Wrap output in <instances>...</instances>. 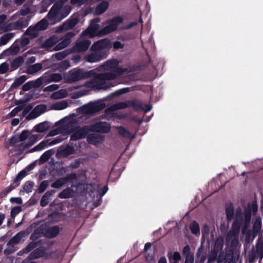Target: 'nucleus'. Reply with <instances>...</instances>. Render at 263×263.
Returning a JSON list of instances; mask_svg holds the SVG:
<instances>
[{
    "instance_id": "obj_27",
    "label": "nucleus",
    "mask_w": 263,
    "mask_h": 263,
    "mask_svg": "<svg viewBox=\"0 0 263 263\" xmlns=\"http://www.w3.org/2000/svg\"><path fill=\"white\" fill-rule=\"evenodd\" d=\"M100 22L99 18H96L92 20L88 28L83 31L82 33H97L96 31L99 29V25L98 23Z\"/></svg>"
},
{
    "instance_id": "obj_23",
    "label": "nucleus",
    "mask_w": 263,
    "mask_h": 263,
    "mask_svg": "<svg viewBox=\"0 0 263 263\" xmlns=\"http://www.w3.org/2000/svg\"><path fill=\"white\" fill-rule=\"evenodd\" d=\"M75 149L74 147L67 145L65 147H61L58 151V154L62 157L65 158L69 155L73 154Z\"/></svg>"
},
{
    "instance_id": "obj_56",
    "label": "nucleus",
    "mask_w": 263,
    "mask_h": 263,
    "mask_svg": "<svg viewBox=\"0 0 263 263\" xmlns=\"http://www.w3.org/2000/svg\"><path fill=\"white\" fill-rule=\"evenodd\" d=\"M48 186V181L47 180L43 181L38 189V193L41 194L43 193Z\"/></svg>"
},
{
    "instance_id": "obj_25",
    "label": "nucleus",
    "mask_w": 263,
    "mask_h": 263,
    "mask_svg": "<svg viewBox=\"0 0 263 263\" xmlns=\"http://www.w3.org/2000/svg\"><path fill=\"white\" fill-rule=\"evenodd\" d=\"M258 209L257 204L255 203H253L251 206H248L247 209H244L243 212H242L241 209L240 208H238L236 209V213H235V218H237L238 217H243L244 213L245 211L249 210L251 213L252 212H257Z\"/></svg>"
},
{
    "instance_id": "obj_31",
    "label": "nucleus",
    "mask_w": 263,
    "mask_h": 263,
    "mask_svg": "<svg viewBox=\"0 0 263 263\" xmlns=\"http://www.w3.org/2000/svg\"><path fill=\"white\" fill-rule=\"evenodd\" d=\"M42 68V64L36 63L28 66L26 72L29 74H33L41 70Z\"/></svg>"
},
{
    "instance_id": "obj_41",
    "label": "nucleus",
    "mask_w": 263,
    "mask_h": 263,
    "mask_svg": "<svg viewBox=\"0 0 263 263\" xmlns=\"http://www.w3.org/2000/svg\"><path fill=\"white\" fill-rule=\"evenodd\" d=\"M118 129L119 134L124 138L129 139H133L135 138L129 131L122 126L118 127Z\"/></svg>"
},
{
    "instance_id": "obj_6",
    "label": "nucleus",
    "mask_w": 263,
    "mask_h": 263,
    "mask_svg": "<svg viewBox=\"0 0 263 263\" xmlns=\"http://www.w3.org/2000/svg\"><path fill=\"white\" fill-rule=\"evenodd\" d=\"M94 74V70L85 71L83 69L76 68L69 71L65 79L66 82L72 83L81 80L88 79L92 77Z\"/></svg>"
},
{
    "instance_id": "obj_50",
    "label": "nucleus",
    "mask_w": 263,
    "mask_h": 263,
    "mask_svg": "<svg viewBox=\"0 0 263 263\" xmlns=\"http://www.w3.org/2000/svg\"><path fill=\"white\" fill-rule=\"evenodd\" d=\"M41 242V240H39L38 242L32 241L30 242L24 249L23 252L25 253H27L30 252L32 250L37 247L38 243Z\"/></svg>"
},
{
    "instance_id": "obj_64",
    "label": "nucleus",
    "mask_w": 263,
    "mask_h": 263,
    "mask_svg": "<svg viewBox=\"0 0 263 263\" xmlns=\"http://www.w3.org/2000/svg\"><path fill=\"white\" fill-rule=\"evenodd\" d=\"M24 107L23 106H18L14 108L10 113L11 117L15 116L17 113L23 110Z\"/></svg>"
},
{
    "instance_id": "obj_47",
    "label": "nucleus",
    "mask_w": 263,
    "mask_h": 263,
    "mask_svg": "<svg viewBox=\"0 0 263 263\" xmlns=\"http://www.w3.org/2000/svg\"><path fill=\"white\" fill-rule=\"evenodd\" d=\"M20 50V47L17 45H13L7 50L5 51V53L10 55H15L17 54Z\"/></svg>"
},
{
    "instance_id": "obj_2",
    "label": "nucleus",
    "mask_w": 263,
    "mask_h": 263,
    "mask_svg": "<svg viewBox=\"0 0 263 263\" xmlns=\"http://www.w3.org/2000/svg\"><path fill=\"white\" fill-rule=\"evenodd\" d=\"M251 223V213L249 210L245 211L243 217H238L235 218L231 226V237L239 235L240 229L241 233L245 235V241L247 245L251 243L257 236L251 230L248 229Z\"/></svg>"
},
{
    "instance_id": "obj_40",
    "label": "nucleus",
    "mask_w": 263,
    "mask_h": 263,
    "mask_svg": "<svg viewBox=\"0 0 263 263\" xmlns=\"http://www.w3.org/2000/svg\"><path fill=\"white\" fill-rule=\"evenodd\" d=\"M223 244L224 240L223 238L221 237H218L215 242L214 252L217 253L220 251L223 247Z\"/></svg>"
},
{
    "instance_id": "obj_52",
    "label": "nucleus",
    "mask_w": 263,
    "mask_h": 263,
    "mask_svg": "<svg viewBox=\"0 0 263 263\" xmlns=\"http://www.w3.org/2000/svg\"><path fill=\"white\" fill-rule=\"evenodd\" d=\"M68 106V103L65 101L58 102L54 105V108L57 110H62L66 108Z\"/></svg>"
},
{
    "instance_id": "obj_19",
    "label": "nucleus",
    "mask_w": 263,
    "mask_h": 263,
    "mask_svg": "<svg viewBox=\"0 0 263 263\" xmlns=\"http://www.w3.org/2000/svg\"><path fill=\"white\" fill-rule=\"evenodd\" d=\"M57 3H58V9L61 16V19L62 20L66 17L71 12V8L69 5H65L63 6V3L64 2H61L60 0H57Z\"/></svg>"
},
{
    "instance_id": "obj_59",
    "label": "nucleus",
    "mask_w": 263,
    "mask_h": 263,
    "mask_svg": "<svg viewBox=\"0 0 263 263\" xmlns=\"http://www.w3.org/2000/svg\"><path fill=\"white\" fill-rule=\"evenodd\" d=\"M22 207L21 206H15L11 209V217L14 218L16 215H17L22 211Z\"/></svg>"
},
{
    "instance_id": "obj_32",
    "label": "nucleus",
    "mask_w": 263,
    "mask_h": 263,
    "mask_svg": "<svg viewBox=\"0 0 263 263\" xmlns=\"http://www.w3.org/2000/svg\"><path fill=\"white\" fill-rule=\"evenodd\" d=\"M55 193L54 190L47 191L42 197L40 204L42 206L44 207L46 206L49 202L50 197Z\"/></svg>"
},
{
    "instance_id": "obj_45",
    "label": "nucleus",
    "mask_w": 263,
    "mask_h": 263,
    "mask_svg": "<svg viewBox=\"0 0 263 263\" xmlns=\"http://www.w3.org/2000/svg\"><path fill=\"white\" fill-rule=\"evenodd\" d=\"M14 34H4L0 37V46L5 45L13 38Z\"/></svg>"
},
{
    "instance_id": "obj_30",
    "label": "nucleus",
    "mask_w": 263,
    "mask_h": 263,
    "mask_svg": "<svg viewBox=\"0 0 263 263\" xmlns=\"http://www.w3.org/2000/svg\"><path fill=\"white\" fill-rule=\"evenodd\" d=\"M261 220L260 217H257L256 218L254 224L253 225L252 231L255 234L256 236L259 235L261 232Z\"/></svg>"
},
{
    "instance_id": "obj_5",
    "label": "nucleus",
    "mask_w": 263,
    "mask_h": 263,
    "mask_svg": "<svg viewBox=\"0 0 263 263\" xmlns=\"http://www.w3.org/2000/svg\"><path fill=\"white\" fill-rule=\"evenodd\" d=\"M128 107H132L135 110H141L145 112L149 111L152 108L151 105L142 104L138 100L135 99L132 101L119 102L110 106L108 109L111 111H115Z\"/></svg>"
},
{
    "instance_id": "obj_35",
    "label": "nucleus",
    "mask_w": 263,
    "mask_h": 263,
    "mask_svg": "<svg viewBox=\"0 0 263 263\" xmlns=\"http://www.w3.org/2000/svg\"><path fill=\"white\" fill-rule=\"evenodd\" d=\"M49 128V126L47 122L40 123L34 127L35 131L37 133H44L47 131Z\"/></svg>"
},
{
    "instance_id": "obj_37",
    "label": "nucleus",
    "mask_w": 263,
    "mask_h": 263,
    "mask_svg": "<svg viewBox=\"0 0 263 263\" xmlns=\"http://www.w3.org/2000/svg\"><path fill=\"white\" fill-rule=\"evenodd\" d=\"M68 93L65 89H60L53 92L51 95V98L53 99L58 100L66 97Z\"/></svg>"
},
{
    "instance_id": "obj_28",
    "label": "nucleus",
    "mask_w": 263,
    "mask_h": 263,
    "mask_svg": "<svg viewBox=\"0 0 263 263\" xmlns=\"http://www.w3.org/2000/svg\"><path fill=\"white\" fill-rule=\"evenodd\" d=\"M59 41V38L55 35H53L47 40H46L42 45L43 48H48L52 47L57 44Z\"/></svg>"
},
{
    "instance_id": "obj_12",
    "label": "nucleus",
    "mask_w": 263,
    "mask_h": 263,
    "mask_svg": "<svg viewBox=\"0 0 263 263\" xmlns=\"http://www.w3.org/2000/svg\"><path fill=\"white\" fill-rule=\"evenodd\" d=\"M123 22V19L121 17H115L113 19L109 20L107 23V25L105 26L102 33H110L116 30L118 25ZM99 33H102L99 32Z\"/></svg>"
},
{
    "instance_id": "obj_63",
    "label": "nucleus",
    "mask_w": 263,
    "mask_h": 263,
    "mask_svg": "<svg viewBox=\"0 0 263 263\" xmlns=\"http://www.w3.org/2000/svg\"><path fill=\"white\" fill-rule=\"evenodd\" d=\"M9 69V65L4 62L0 65V73L3 74L8 71Z\"/></svg>"
},
{
    "instance_id": "obj_22",
    "label": "nucleus",
    "mask_w": 263,
    "mask_h": 263,
    "mask_svg": "<svg viewBox=\"0 0 263 263\" xmlns=\"http://www.w3.org/2000/svg\"><path fill=\"white\" fill-rule=\"evenodd\" d=\"M46 83L48 84L51 82H58L61 81L63 79V76L59 73H53L51 74L45 73L44 74Z\"/></svg>"
},
{
    "instance_id": "obj_60",
    "label": "nucleus",
    "mask_w": 263,
    "mask_h": 263,
    "mask_svg": "<svg viewBox=\"0 0 263 263\" xmlns=\"http://www.w3.org/2000/svg\"><path fill=\"white\" fill-rule=\"evenodd\" d=\"M257 254L255 251H252L249 253L248 257L249 263H253L255 261V259L257 257Z\"/></svg>"
},
{
    "instance_id": "obj_29",
    "label": "nucleus",
    "mask_w": 263,
    "mask_h": 263,
    "mask_svg": "<svg viewBox=\"0 0 263 263\" xmlns=\"http://www.w3.org/2000/svg\"><path fill=\"white\" fill-rule=\"evenodd\" d=\"M60 232V228L58 226L48 228L45 232V235L48 238H53L57 236Z\"/></svg>"
},
{
    "instance_id": "obj_38",
    "label": "nucleus",
    "mask_w": 263,
    "mask_h": 263,
    "mask_svg": "<svg viewBox=\"0 0 263 263\" xmlns=\"http://www.w3.org/2000/svg\"><path fill=\"white\" fill-rule=\"evenodd\" d=\"M73 191L70 187H67L63 190L58 195L61 199L69 198L72 197Z\"/></svg>"
},
{
    "instance_id": "obj_42",
    "label": "nucleus",
    "mask_w": 263,
    "mask_h": 263,
    "mask_svg": "<svg viewBox=\"0 0 263 263\" xmlns=\"http://www.w3.org/2000/svg\"><path fill=\"white\" fill-rule=\"evenodd\" d=\"M54 66L55 67L53 68L54 70H65L68 69L70 66V64L68 61L64 60Z\"/></svg>"
},
{
    "instance_id": "obj_24",
    "label": "nucleus",
    "mask_w": 263,
    "mask_h": 263,
    "mask_svg": "<svg viewBox=\"0 0 263 263\" xmlns=\"http://www.w3.org/2000/svg\"><path fill=\"white\" fill-rule=\"evenodd\" d=\"M28 234V233H27L25 231H22L17 233L9 240L7 243V245L13 246L15 244L20 243L22 239Z\"/></svg>"
},
{
    "instance_id": "obj_44",
    "label": "nucleus",
    "mask_w": 263,
    "mask_h": 263,
    "mask_svg": "<svg viewBox=\"0 0 263 263\" xmlns=\"http://www.w3.org/2000/svg\"><path fill=\"white\" fill-rule=\"evenodd\" d=\"M152 247V244L151 242H147L145 243L144 248V253H145V259L147 261H150L154 259V255L153 254H152L151 255H149L147 251L148 250L151 249Z\"/></svg>"
},
{
    "instance_id": "obj_39",
    "label": "nucleus",
    "mask_w": 263,
    "mask_h": 263,
    "mask_svg": "<svg viewBox=\"0 0 263 263\" xmlns=\"http://www.w3.org/2000/svg\"><path fill=\"white\" fill-rule=\"evenodd\" d=\"M23 63V58L22 57H18L11 62L10 67L12 70H14L20 67Z\"/></svg>"
},
{
    "instance_id": "obj_55",
    "label": "nucleus",
    "mask_w": 263,
    "mask_h": 263,
    "mask_svg": "<svg viewBox=\"0 0 263 263\" xmlns=\"http://www.w3.org/2000/svg\"><path fill=\"white\" fill-rule=\"evenodd\" d=\"M34 183L32 181H27L25 182L23 186V190L26 193H30L32 191V188Z\"/></svg>"
},
{
    "instance_id": "obj_8",
    "label": "nucleus",
    "mask_w": 263,
    "mask_h": 263,
    "mask_svg": "<svg viewBox=\"0 0 263 263\" xmlns=\"http://www.w3.org/2000/svg\"><path fill=\"white\" fill-rule=\"evenodd\" d=\"M93 52L88 54L85 57V61L89 63L98 62L107 57L105 51L92 50Z\"/></svg>"
},
{
    "instance_id": "obj_43",
    "label": "nucleus",
    "mask_w": 263,
    "mask_h": 263,
    "mask_svg": "<svg viewBox=\"0 0 263 263\" xmlns=\"http://www.w3.org/2000/svg\"><path fill=\"white\" fill-rule=\"evenodd\" d=\"M31 81L32 82L33 88H39L43 84H47L44 74L37 79L36 80Z\"/></svg>"
},
{
    "instance_id": "obj_11",
    "label": "nucleus",
    "mask_w": 263,
    "mask_h": 263,
    "mask_svg": "<svg viewBox=\"0 0 263 263\" xmlns=\"http://www.w3.org/2000/svg\"><path fill=\"white\" fill-rule=\"evenodd\" d=\"M118 65L119 62L116 59L108 60L104 62L99 66V70L105 71H110L109 72H113L116 69L118 68H121V67H117Z\"/></svg>"
},
{
    "instance_id": "obj_36",
    "label": "nucleus",
    "mask_w": 263,
    "mask_h": 263,
    "mask_svg": "<svg viewBox=\"0 0 263 263\" xmlns=\"http://www.w3.org/2000/svg\"><path fill=\"white\" fill-rule=\"evenodd\" d=\"M49 140H44L40 143L38 145L34 146L32 149H30L28 153H32L36 151H41L44 149L45 147L49 146Z\"/></svg>"
},
{
    "instance_id": "obj_3",
    "label": "nucleus",
    "mask_w": 263,
    "mask_h": 263,
    "mask_svg": "<svg viewBox=\"0 0 263 263\" xmlns=\"http://www.w3.org/2000/svg\"><path fill=\"white\" fill-rule=\"evenodd\" d=\"M37 135H31L29 131L24 130L18 135L9 140V147L14 151H23L33 145L38 140Z\"/></svg>"
},
{
    "instance_id": "obj_17",
    "label": "nucleus",
    "mask_w": 263,
    "mask_h": 263,
    "mask_svg": "<svg viewBox=\"0 0 263 263\" xmlns=\"http://www.w3.org/2000/svg\"><path fill=\"white\" fill-rule=\"evenodd\" d=\"M90 44V41L88 40L77 41L73 47V50L78 52H85L88 49Z\"/></svg>"
},
{
    "instance_id": "obj_49",
    "label": "nucleus",
    "mask_w": 263,
    "mask_h": 263,
    "mask_svg": "<svg viewBox=\"0 0 263 263\" xmlns=\"http://www.w3.org/2000/svg\"><path fill=\"white\" fill-rule=\"evenodd\" d=\"M106 107L105 103L101 102L94 104L92 107V109L95 112H98Z\"/></svg>"
},
{
    "instance_id": "obj_13",
    "label": "nucleus",
    "mask_w": 263,
    "mask_h": 263,
    "mask_svg": "<svg viewBox=\"0 0 263 263\" xmlns=\"http://www.w3.org/2000/svg\"><path fill=\"white\" fill-rule=\"evenodd\" d=\"M112 47V43L107 39L100 40L94 43L91 47V50L104 51Z\"/></svg>"
},
{
    "instance_id": "obj_61",
    "label": "nucleus",
    "mask_w": 263,
    "mask_h": 263,
    "mask_svg": "<svg viewBox=\"0 0 263 263\" xmlns=\"http://www.w3.org/2000/svg\"><path fill=\"white\" fill-rule=\"evenodd\" d=\"M15 30V27L13 25L12 23H10L8 24H5L4 26V27L1 30L3 31H9Z\"/></svg>"
},
{
    "instance_id": "obj_26",
    "label": "nucleus",
    "mask_w": 263,
    "mask_h": 263,
    "mask_svg": "<svg viewBox=\"0 0 263 263\" xmlns=\"http://www.w3.org/2000/svg\"><path fill=\"white\" fill-rule=\"evenodd\" d=\"M87 141L91 144L97 145L103 141L102 136L98 134H91L87 136Z\"/></svg>"
},
{
    "instance_id": "obj_16",
    "label": "nucleus",
    "mask_w": 263,
    "mask_h": 263,
    "mask_svg": "<svg viewBox=\"0 0 263 263\" xmlns=\"http://www.w3.org/2000/svg\"><path fill=\"white\" fill-rule=\"evenodd\" d=\"M78 23V20L77 18L69 20L59 26L55 31V33H62L70 30L73 28Z\"/></svg>"
},
{
    "instance_id": "obj_58",
    "label": "nucleus",
    "mask_w": 263,
    "mask_h": 263,
    "mask_svg": "<svg viewBox=\"0 0 263 263\" xmlns=\"http://www.w3.org/2000/svg\"><path fill=\"white\" fill-rule=\"evenodd\" d=\"M257 254L260 259V261L263 258V241L261 242L257 247L256 251H255Z\"/></svg>"
},
{
    "instance_id": "obj_1",
    "label": "nucleus",
    "mask_w": 263,
    "mask_h": 263,
    "mask_svg": "<svg viewBox=\"0 0 263 263\" xmlns=\"http://www.w3.org/2000/svg\"><path fill=\"white\" fill-rule=\"evenodd\" d=\"M127 70V68H118L113 72L95 73L92 79L85 82L84 86L98 90H106L116 85L110 82L111 80H115Z\"/></svg>"
},
{
    "instance_id": "obj_20",
    "label": "nucleus",
    "mask_w": 263,
    "mask_h": 263,
    "mask_svg": "<svg viewBox=\"0 0 263 263\" xmlns=\"http://www.w3.org/2000/svg\"><path fill=\"white\" fill-rule=\"evenodd\" d=\"M48 248H38L34 250L31 252L28 256V259L29 260L37 259L43 257L45 254L46 251Z\"/></svg>"
},
{
    "instance_id": "obj_7",
    "label": "nucleus",
    "mask_w": 263,
    "mask_h": 263,
    "mask_svg": "<svg viewBox=\"0 0 263 263\" xmlns=\"http://www.w3.org/2000/svg\"><path fill=\"white\" fill-rule=\"evenodd\" d=\"M229 225L224 223H221L220 226V229L222 233H227V243L226 250V255L224 257L223 253H221L219 254L217 257V263H221L223 261V263H230V254L229 250V239L230 238V231H228Z\"/></svg>"
},
{
    "instance_id": "obj_21",
    "label": "nucleus",
    "mask_w": 263,
    "mask_h": 263,
    "mask_svg": "<svg viewBox=\"0 0 263 263\" xmlns=\"http://www.w3.org/2000/svg\"><path fill=\"white\" fill-rule=\"evenodd\" d=\"M75 34H66L63 40L54 47V50H60L66 47L71 42V39Z\"/></svg>"
},
{
    "instance_id": "obj_57",
    "label": "nucleus",
    "mask_w": 263,
    "mask_h": 263,
    "mask_svg": "<svg viewBox=\"0 0 263 263\" xmlns=\"http://www.w3.org/2000/svg\"><path fill=\"white\" fill-rule=\"evenodd\" d=\"M14 189V187L12 185L8 186L5 190L2 191L0 193V198H4V197H5L6 196V195H7L8 193H9Z\"/></svg>"
},
{
    "instance_id": "obj_51",
    "label": "nucleus",
    "mask_w": 263,
    "mask_h": 263,
    "mask_svg": "<svg viewBox=\"0 0 263 263\" xmlns=\"http://www.w3.org/2000/svg\"><path fill=\"white\" fill-rule=\"evenodd\" d=\"M12 24L14 27H15V30L20 29L27 26V24L24 23V20L23 18L19 19L15 22H13Z\"/></svg>"
},
{
    "instance_id": "obj_14",
    "label": "nucleus",
    "mask_w": 263,
    "mask_h": 263,
    "mask_svg": "<svg viewBox=\"0 0 263 263\" xmlns=\"http://www.w3.org/2000/svg\"><path fill=\"white\" fill-rule=\"evenodd\" d=\"M48 25L47 21L44 18L39 21L34 25L30 26L25 33H37L39 31L45 30Z\"/></svg>"
},
{
    "instance_id": "obj_10",
    "label": "nucleus",
    "mask_w": 263,
    "mask_h": 263,
    "mask_svg": "<svg viewBox=\"0 0 263 263\" xmlns=\"http://www.w3.org/2000/svg\"><path fill=\"white\" fill-rule=\"evenodd\" d=\"M90 132L107 133L111 129L110 124L106 122H99L89 125Z\"/></svg>"
},
{
    "instance_id": "obj_4",
    "label": "nucleus",
    "mask_w": 263,
    "mask_h": 263,
    "mask_svg": "<svg viewBox=\"0 0 263 263\" xmlns=\"http://www.w3.org/2000/svg\"><path fill=\"white\" fill-rule=\"evenodd\" d=\"M62 129L63 132L68 134H71V141H76L84 139L88 133L90 132L89 125H85L82 127L77 126L72 122L67 123L63 126Z\"/></svg>"
},
{
    "instance_id": "obj_54",
    "label": "nucleus",
    "mask_w": 263,
    "mask_h": 263,
    "mask_svg": "<svg viewBox=\"0 0 263 263\" xmlns=\"http://www.w3.org/2000/svg\"><path fill=\"white\" fill-rule=\"evenodd\" d=\"M190 230L192 233L194 234H198L199 233V226L198 223L194 221L191 224Z\"/></svg>"
},
{
    "instance_id": "obj_34",
    "label": "nucleus",
    "mask_w": 263,
    "mask_h": 263,
    "mask_svg": "<svg viewBox=\"0 0 263 263\" xmlns=\"http://www.w3.org/2000/svg\"><path fill=\"white\" fill-rule=\"evenodd\" d=\"M54 153V150L53 149H51L44 152L40 157L39 163L41 164L46 162Z\"/></svg>"
},
{
    "instance_id": "obj_15",
    "label": "nucleus",
    "mask_w": 263,
    "mask_h": 263,
    "mask_svg": "<svg viewBox=\"0 0 263 263\" xmlns=\"http://www.w3.org/2000/svg\"><path fill=\"white\" fill-rule=\"evenodd\" d=\"M46 106L44 104H40L36 106L26 116V119L27 120H30L35 119L44 113L46 110Z\"/></svg>"
},
{
    "instance_id": "obj_62",
    "label": "nucleus",
    "mask_w": 263,
    "mask_h": 263,
    "mask_svg": "<svg viewBox=\"0 0 263 263\" xmlns=\"http://www.w3.org/2000/svg\"><path fill=\"white\" fill-rule=\"evenodd\" d=\"M30 43V39L28 37L23 35L21 40L20 44L22 47L27 46Z\"/></svg>"
},
{
    "instance_id": "obj_33",
    "label": "nucleus",
    "mask_w": 263,
    "mask_h": 263,
    "mask_svg": "<svg viewBox=\"0 0 263 263\" xmlns=\"http://www.w3.org/2000/svg\"><path fill=\"white\" fill-rule=\"evenodd\" d=\"M108 5L109 4L107 2H102L96 7L95 14L97 15H100L103 14L108 8Z\"/></svg>"
},
{
    "instance_id": "obj_18",
    "label": "nucleus",
    "mask_w": 263,
    "mask_h": 263,
    "mask_svg": "<svg viewBox=\"0 0 263 263\" xmlns=\"http://www.w3.org/2000/svg\"><path fill=\"white\" fill-rule=\"evenodd\" d=\"M47 17L52 22L60 21L61 16L58 9V3H55L48 13Z\"/></svg>"
},
{
    "instance_id": "obj_9",
    "label": "nucleus",
    "mask_w": 263,
    "mask_h": 263,
    "mask_svg": "<svg viewBox=\"0 0 263 263\" xmlns=\"http://www.w3.org/2000/svg\"><path fill=\"white\" fill-rule=\"evenodd\" d=\"M76 179H77V174L76 173L68 174L65 177L56 180L51 184V186L54 189H60L68 181L72 182Z\"/></svg>"
},
{
    "instance_id": "obj_48",
    "label": "nucleus",
    "mask_w": 263,
    "mask_h": 263,
    "mask_svg": "<svg viewBox=\"0 0 263 263\" xmlns=\"http://www.w3.org/2000/svg\"><path fill=\"white\" fill-rule=\"evenodd\" d=\"M26 80L27 78L26 76H21L14 80L12 85L15 87H18L21 85Z\"/></svg>"
},
{
    "instance_id": "obj_46",
    "label": "nucleus",
    "mask_w": 263,
    "mask_h": 263,
    "mask_svg": "<svg viewBox=\"0 0 263 263\" xmlns=\"http://www.w3.org/2000/svg\"><path fill=\"white\" fill-rule=\"evenodd\" d=\"M168 257L170 262L173 261L179 262V261L181 259L180 255L178 252H175L173 254L172 253H168Z\"/></svg>"
},
{
    "instance_id": "obj_53",
    "label": "nucleus",
    "mask_w": 263,
    "mask_h": 263,
    "mask_svg": "<svg viewBox=\"0 0 263 263\" xmlns=\"http://www.w3.org/2000/svg\"><path fill=\"white\" fill-rule=\"evenodd\" d=\"M42 230L40 228L36 229L31 235L30 239L35 240L42 236Z\"/></svg>"
}]
</instances>
